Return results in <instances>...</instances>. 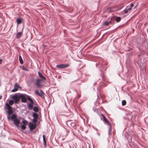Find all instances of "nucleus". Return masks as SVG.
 Listing matches in <instances>:
<instances>
[{
    "mask_svg": "<svg viewBox=\"0 0 148 148\" xmlns=\"http://www.w3.org/2000/svg\"><path fill=\"white\" fill-rule=\"evenodd\" d=\"M17 116L15 114H13L11 117L12 120H13L14 124L17 127L19 126V124L20 123V121L17 119Z\"/></svg>",
    "mask_w": 148,
    "mask_h": 148,
    "instance_id": "obj_1",
    "label": "nucleus"
},
{
    "mask_svg": "<svg viewBox=\"0 0 148 148\" xmlns=\"http://www.w3.org/2000/svg\"><path fill=\"white\" fill-rule=\"evenodd\" d=\"M101 119H102V118H103V121H104L108 125L110 126V127L109 131V132L110 133L111 132V124L108 122V120L106 118L105 116L103 114H102L101 115Z\"/></svg>",
    "mask_w": 148,
    "mask_h": 148,
    "instance_id": "obj_2",
    "label": "nucleus"
},
{
    "mask_svg": "<svg viewBox=\"0 0 148 148\" xmlns=\"http://www.w3.org/2000/svg\"><path fill=\"white\" fill-rule=\"evenodd\" d=\"M32 116L34 117L32 120V122L34 123H36L38 121L37 119L38 118L39 115L36 113L34 112Z\"/></svg>",
    "mask_w": 148,
    "mask_h": 148,
    "instance_id": "obj_3",
    "label": "nucleus"
},
{
    "mask_svg": "<svg viewBox=\"0 0 148 148\" xmlns=\"http://www.w3.org/2000/svg\"><path fill=\"white\" fill-rule=\"evenodd\" d=\"M35 93L40 96L42 99H45L44 93L41 90H40V92H38V90H35Z\"/></svg>",
    "mask_w": 148,
    "mask_h": 148,
    "instance_id": "obj_4",
    "label": "nucleus"
},
{
    "mask_svg": "<svg viewBox=\"0 0 148 148\" xmlns=\"http://www.w3.org/2000/svg\"><path fill=\"white\" fill-rule=\"evenodd\" d=\"M6 106L8 109V113L9 115L12 114L13 113V111L12 110L11 107L8 103L6 104Z\"/></svg>",
    "mask_w": 148,
    "mask_h": 148,
    "instance_id": "obj_5",
    "label": "nucleus"
},
{
    "mask_svg": "<svg viewBox=\"0 0 148 148\" xmlns=\"http://www.w3.org/2000/svg\"><path fill=\"white\" fill-rule=\"evenodd\" d=\"M12 98L14 100L16 103H17L20 100L19 95H15L12 96Z\"/></svg>",
    "mask_w": 148,
    "mask_h": 148,
    "instance_id": "obj_6",
    "label": "nucleus"
},
{
    "mask_svg": "<svg viewBox=\"0 0 148 148\" xmlns=\"http://www.w3.org/2000/svg\"><path fill=\"white\" fill-rule=\"evenodd\" d=\"M36 123H29V126L31 131H32L35 129L36 126Z\"/></svg>",
    "mask_w": 148,
    "mask_h": 148,
    "instance_id": "obj_7",
    "label": "nucleus"
},
{
    "mask_svg": "<svg viewBox=\"0 0 148 148\" xmlns=\"http://www.w3.org/2000/svg\"><path fill=\"white\" fill-rule=\"evenodd\" d=\"M42 80L40 79H37L36 80V84L38 88H40L42 87L41 82L42 81Z\"/></svg>",
    "mask_w": 148,
    "mask_h": 148,
    "instance_id": "obj_8",
    "label": "nucleus"
},
{
    "mask_svg": "<svg viewBox=\"0 0 148 148\" xmlns=\"http://www.w3.org/2000/svg\"><path fill=\"white\" fill-rule=\"evenodd\" d=\"M69 66L68 64H60L56 65V67L59 69H64L66 68Z\"/></svg>",
    "mask_w": 148,
    "mask_h": 148,
    "instance_id": "obj_9",
    "label": "nucleus"
},
{
    "mask_svg": "<svg viewBox=\"0 0 148 148\" xmlns=\"http://www.w3.org/2000/svg\"><path fill=\"white\" fill-rule=\"evenodd\" d=\"M20 99H21V101L22 102L25 103L27 101V99L25 96L23 94H21L19 95Z\"/></svg>",
    "mask_w": 148,
    "mask_h": 148,
    "instance_id": "obj_10",
    "label": "nucleus"
},
{
    "mask_svg": "<svg viewBox=\"0 0 148 148\" xmlns=\"http://www.w3.org/2000/svg\"><path fill=\"white\" fill-rule=\"evenodd\" d=\"M38 74L39 77L41 79H40L41 80L43 81L46 79L45 77L42 74L40 71L38 72Z\"/></svg>",
    "mask_w": 148,
    "mask_h": 148,
    "instance_id": "obj_11",
    "label": "nucleus"
},
{
    "mask_svg": "<svg viewBox=\"0 0 148 148\" xmlns=\"http://www.w3.org/2000/svg\"><path fill=\"white\" fill-rule=\"evenodd\" d=\"M34 103H28L27 106H28V108L29 109L31 110H32L34 106Z\"/></svg>",
    "mask_w": 148,
    "mask_h": 148,
    "instance_id": "obj_12",
    "label": "nucleus"
},
{
    "mask_svg": "<svg viewBox=\"0 0 148 148\" xmlns=\"http://www.w3.org/2000/svg\"><path fill=\"white\" fill-rule=\"evenodd\" d=\"M43 138V141L44 142V145L45 146H46V141L45 139V136L44 135H43L42 136Z\"/></svg>",
    "mask_w": 148,
    "mask_h": 148,
    "instance_id": "obj_13",
    "label": "nucleus"
},
{
    "mask_svg": "<svg viewBox=\"0 0 148 148\" xmlns=\"http://www.w3.org/2000/svg\"><path fill=\"white\" fill-rule=\"evenodd\" d=\"M22 33L21 32L18 33L16 35V38H20L21 36Z\"/></svg>",
    "mask_w": 148,
    "mask_h": 148,
    "instance_id": "obj_14",
    "label": "nucleus"
},
{
    "mask_svg": "<svg viewBox=\"0 0 148 148\" xmlns=\"http://www.w3.org/2000/svg\"><path fill=\"white\" fill-rule=\"evenodd\" d=\"M16 22L18 25L21 24L22 22V19L18 18L16 20Z\"/></svg>",
    "mask_w": 148,
    "mask_h": 148,
    "instance_id": "obj_15",
    "label": "nucleus"
},
{
    "mask_svg": "<svg viewBox=\"0 0 148 148\" xmlns=\"http://www.w3.org/2000/svg\"><path fill=\"white\" fill-rule=\"evenodd\" d=\"M27 98L28 100L29 101L30 103H34V101L29 96H27Z\"/></svg>",
    "mask_w": 148,
    "mask_h": 148,
    "instance_id": "obj_16",
    "label": "nucleus"
},
{
    "mask_svg": "<svg viewBox=\"0 0 148 148\" xmlns=\"http://www.w3.org/2000/svg\"><path fill=\"white\" fill-rule=\"evenodd\" d=\"M131 10V8H129L127 9L124 10V12L125 14H127L130 12V11Z\"/></svg>",
    "mask_w": 148,
    "mask_h": 148,
    "instance_id": "obj_17",
    "label": "nucleus"
},
{
    "mask_svg": "<svg viewBox=\"0 0 148 148\" xmlns=\"http://www.w3.org/2000/svg\"><path fill=\"white\" fill-rule=\"evenodd\" d=\"M19 60L21 64H23V61L21 57L20 56H19Z\"/></svg>",
    "mask_w": 148,
    "mask_h": 148,
    "instance_id": "obj_18",
    "label": "nucleus"
},
{
    "mask_svg": "<svg viewBox=\"0 0 148 148\" xmlns=\"http://www.w3.org/2000/svg\"><path fill=\"white\" fill-rule=\"evenodd\" d=\"M33 110L36 112H38V108L37 107H34L33 108Z\"/></svg>",
    "mask_w": 148,
    "mask_h": 148,
    "instance_id": "obj_19",
    "label": "nucleus"
},
{
    "mask_svg": "<svg viewBox=\"0 0 148 148\" xmlns=\"http://www.w3.org/2000/svg\"><path fill=\"white\" fill-rule=\"evenodd\" d=\"M121 20V18L120 17H117L116 18V19H115V21L116 22H118L120 21Z\"/></svg>",
    "mask_w": 148,
    "mask_h": 148,
    "instance_id": "obj_20",
    "label": "nucleus"
},
{
    "mask_svg": "<svg viewBox=\"0 0 148 148\" xmlns=\"http://www.w3.org/2000/svg\"><path fill=\"white\" fill-rule=\"evenodd\" d=\"M14 101L13 100H11L9 101V105H12L14 103Z\"/></svg>",
    "mask_w": 148,
    "mask_h": 148,
    "instance_id": "obj_21",
    "label": "nucleus"
},
{
    "mask_svg": "<svg viewBox=\"0 0 148 148\" xmlns=\"http://www.w3.org/2000/svg\"><path fill=\"white\" fill-rule=\"evenodd\" d=\"M14 87L17 88H21V87L19 86L18 84L17 83H16L14 86Z\"/></svg>",
    "mask_w": 148,
    "mask_h": 148,
    "instance_id": "obj_22",
    "label": "nucleus"
},
{
    "mask_svg": "<svg viewBox=\"0 0 148 148\" xmlns=\"http://www.w3.org/2000/svg\"><path fill=\"white\" fill-rule=\"evenodd\" d=\"M18 90V89L17 88L14 87V88L11 90L12 92H14L17 91Z\"/></svg>",
    "mask_w": 148,
    "mask_h": 148,
    "instance_id": "obj_23",
    "label": "nucleus"
},
{
    "mask_svg": "<svg viewBox=\"0 0 148 148\" xmlns=\"http://www.w3.org/2000/svg\"><path fill=\"white\" fill-rule=\"evenodd\" d=\"M110 23V22H108L107 21H106L104 23V25L106 26H108L109 24Z\"/></svg>",
    "mask_w": 148,
    "mask_h": 148,
    "instance_id": "obj_24",
    "label": "nucleus"
},
{
    "mask_svg": "<svg viewBox=\"0 0 148 148\" xmlns=\"http://www.w3.org/2000/svg\"><path fill=\"white\" fill-rule=\"evenodd\" d=\"M126 103V102L125 100H123L122 101V106H125Z\"/></svg>",
    "mask_w": 148,
    "mask_h": 148,
    "instance_id": "obj_25",
    "label": "nucleus"
},
{
    "mask_svg": "<svg viewBox=\"0 0 148 148\" xmlns=\"http://www.w3.org/2000/svg\"><path fill=\"white\" fill-rule=\"evenodd\" d=\"M21 128L22 129L24 130L26 129V126L25 125H23L21 126Z\"/></svg>",
    "mask_w": 148,
    "mask_h": 148,
    "instance_id": "obj_26",
    "label": "nucleus"
},
{
    "mask_svg": "<svg viewBox=\"0 0 148 148\" xmlns=\"http://www.w3.org/2000/svg\"><path fill=\"white\" fill-rule=\"evenodd\" d=\"M23 125H25L27 123V122L26 121V120H23Z\"/></svg>",
    "mask_w": 148,
    "mask_h": 148,
    "instance_id": "obj_27",
    "label": "nucleus"
},
{
    "mask_svg": "<svg viewBox=\"0 0 148 148\" xmlns=\"http://www.w3.org/2000/svg\"><path fill=\"white\" fill-rule=\"evenodd\" d=\"M107 10H108V11H109V12H114V11L112 10V9H111V8H108Z\"/></svg>",
    "mask_w": 148,
    "mask_h": 148,
    "instance_id": "obj_28",
    "label": "nucleus"
},
{
    "mask_svg": "<svg viewBox=\"0 0 148 148\" xmlns=\"http://www.w3.org/2000/svg\"><path fill=\"white\" fill-rule=\"evenodd\" d=\"M22 69L23 70H25V71H28V70L27 69H26L25 68H24V67H22Z\"/></svg>",
    "mask_w": 148,
    "mask_h": 148,
    "instance_id": "obj_29",
    "label": "nucleus"
},
{
    "mask_svg": "<svg viewBox=\"0 0 148 148\" xmlns=\"http://www.w3.org/2000/svg\"><path fill=\"white\" fill-rule=\"evenodd\" d=\"M134 4L132 3L130 4V8H131V9H132V8L134 6Z\"/></svg>",
    "mask_w": 148,
    "mask_h": 148,
    "instance_id": "obj_30",
    "label": "nucleus"
},
{
    "mask_svg": "<svg viewBox=\"0 0 148 148\" xmlns=\"http://www.w3.org/2000/svg\"><path fill=\"white\" fill-rule=\"evenodd\" d=\"M2 62V59H0V64H1Z\"/></svg>",
    "mask_w": 148,
    "mask_h": 148,
    "instance_id": "obj_31",
    "label": "nucleus"
},
{
    "mask_svg": "<svg viewBox=\"0 0 148 148\" xmlns=\"http://www.w3.org/2000/svg\"><path fill=\"white\" fill-rule=\"evenodd\" d=\"M8 119L10 120V117L9 116L8 117Z\"/></svg>",
    "mask_w": 148,
    "mask_h": 148,
    "instance_id": "obj_32",
    "label": "nucleus"
},
{
    "mask_svg": "<svg viewBox=\"0 0 148 148\" xmlns=\"http://www.w3.org/2000/svg\"><path fill=\"white\" fill-rule=\"evenodd\" d=\"M2 98V97L1 96V97H0V99H1Z\"/></svg>",
    "mask_w": 148,
    "mask_h": 148,
    "instance_id": "obj_33",
    "label": "nucleus"
},
{
    "mask_svg": "<svg viewBox=\"0 0 148 148\" xmlns=\"http://www.w3.org/2000/svg\"><path fill=\"white\" fill-rule=\"evenodd\" d=\"M136 7H136H135L134 8H135Z\"/></svg>",
    "mask_w": 148,
    "mask_h": 148,
    "instance_id": "obj_34",
    "label": "nucleus"
}]
</instances>
